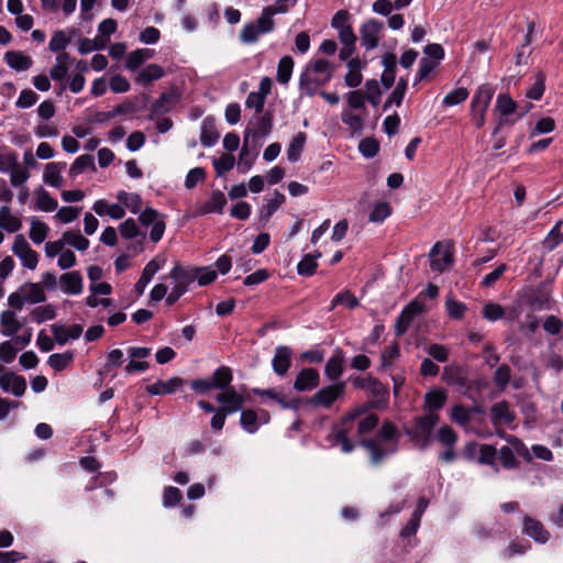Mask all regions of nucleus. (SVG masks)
Instances as JSON below:
<instances>
[{
  "mask_svg": "<svg viewBox=\"0 0 563 563\" xmlns=\"http://www.w3.org/2000/svg\"><path fill=\"white\" fill-rule=\"evenodd\" d=\"M357 412L350 413L336 424L328 435V441L332 446H339L343 453H350L354 449L352 439L355 435H364L371 432L378 424L376 415H368L362 420H356Z\"/></svg>",
  "mask_w": 563,
  "mask_h": 563,
  "instance_id": "f257e3e1",
  "label": "nucleus"
},
{
  "mask_svg": "<svg viewBox=\"0 0 563 563\" xmlns=\"http://www.w3.org/2000/svg\"><path fill=\"white\" fill-rule=\"evenodd\" d=\"M334 66L323 58H312L305 67L299 78L300 90L311 97L318 89L329 82L333 76Z\"/></svg>",
  "mask_w": 563,
  "mask_h": 563,
  "instance_id": "f03ea898",
  "label": "nucleus"
},
{
  "mask_svg": "<svg viewBox=\"0 0 563 563\" xmlns=\"http://www.w3.org/2000/svg\"><path fill=\"white\" fill-rule=\"evenodd\" d=\"M399 433L390 422H385L374 439L363 440L361 444L368 452L373 464H379L397 451Z\"/></svg>",
  "mask_w": 563,
  "mask_h": 563,
  "instance_id": "7ed1b4c3",
  "label": "nucleus"
},
{
  "mask_svg": "<svg viewBox=\"0 0 563 563\" xmlns=\"http://www.w3.org/2000/svg\"><path fill=\"white\" fill-rule=\"evenodd\" d=\"M439 295V288L435 284H428V287L424 291H422L419 297L415 300H412L410 303H408L404 310L401 311L400 316L397 319L396 323V334L402 335L407 329L409 328V324L411 321L422 313L426 310L424 305L421 302L420 298L422 296L429 297L430 299L435 298Z\"/></svg>",
  "mask_w": 563,
  "mask_h": 563,
  "instance_id": "20e7f679",
  "label": "nucleus"
},
{
  "mask_svg": "<svg viewBox=\"0 0 563 563\" xmlns=\"http://www.w3.org/2000/svg\"><path fill=\"white\" fill-rule=\"evenodd\" d=\"M454 244L449 241L437 242L429 251L430 269L434 273H443L452 268L454 264Z\"/></svg>",
  "mask_w": 563,
  "mask_h": 563,
  "instance_id": "39448f33",
  "label": "nucleus"
},
{
  "mask_svg": "<svg viewBox=\"0 0 563 563\" xmlns=\"http://www.w3.org/2000/svg\"><path fill=\"white\" fill-rule=\"evenodd\" d=\"M217 277V272L210 267H184L179 263H175L168 275L174 282H213Z\"/></svg>",
  "mask_w": 563,
  "mask_h": 563,
  "instance_id": "423d86ee",
  "label": "nucleus"
},
{
  "mask_svg": "<svg viewBox=\"0 0 563 563\" xmlns=\"http://www.w3.org/2000/svg\"><path fill=\"white\" fill-rule=\"evenodd\" d=\"M45 300V292L42 284H22V286L12 292L8 302L14 309H22L24 305H34Z\"/></svg>",
  "mask_w": 563,
  "mask_h": 563,
  "instance_id": "0eeeda50",
  "label": "nucleus"
},
{
  "mask_svg": "<svg viewBox=\"0 0 563 563\" xmlns=\"http://www.w3.org/2000/svg\"><path fill=\"white\" fill-rule=\"evenodd\" d=\"M439 420L437 412H427L423 417H419L415 426L407 429V434L420 448H426L431 439V433Z\"/></svg>",
  "mask_w": 563,
  "mask_h": 563,
  "instance_id": "6e6552de",
  "label": "nucleus"
},
{
  "mask_svg": "<svg viewBox=\"0 0 563 563\" xmlns=\"http://www.w3.org/2000/svg\"><path fill=\"white\" fill-rule=\"evenodd\" d=\"M274 27V19H269L266 14L261 12L260 16L255 21L246 23L242 27L240 32V40L244 44H253L257 42L262 35L273 32Z\"/></svg>",
  "mask_w": 563,
  "mask_h": 563,
  "instance_id": "1a4fd4ad",
  "label": "nucleus"
},
{
  "mask_svg": "<svg viewBox=\"0 0 563 563\" xmlns=\"http://www.w3.org/2000/svg\"><path fill=\"white\" fill-rule=\"evenodd\" d=\"M489 417L496 429V433L500 438L506 439L510 443H519L516 438L507 437L501 430L504 427H511L515 420L514 412L509 409V406L505 401L494 404L490 408Z\"/></svg>",
  "mask_w": 563,
  "mask_h": 563,
  "instance_id": "9d476101",
  "label": "nucleus"
},
{
  "mask_svg": "<svg viewBox=\"0 0 563 563\" xmlns=\"http://www.w3.org/2000/svg\"><path fill=\"white\" fill-rule=\"evenodd\" d=\"M345 383L336 382L318 390L311 398L313 407L330 408L340 397L344 395Z\"/></svg>",
  "mask_w": 563,
  "mask_h": 563,
  "instance_id": "9b49d317",
  "label": "nucleus"
},
{
  "mask_svg": "<svg viewBox=\"0 0 563 563\" xmlns=\"http://www.w3.org/2000/svg\"><path fill=\"white\" fill-rule=\"evenodd\" d=\"M11 251L25 268L31 271L36 268L38 254L30 246L24 235L18 234L14 238Z\"/></svg>",
  "mask_w": 563,
  "mask_h": 563,
  "instance_id": "f8f14e48",
  "label": "nucleus"
},
{
  "mask_svg": "<svg viewBox=\"0 0 563 563\" xmlns=\"http://www.w3.org/2000/svg\"><path fill=\"white\" fill-rule=\"evenodd\" d=\"M383 31L384 23L376 19H368L361 25V43L365 49L372 51L378 46Z\"/></svg>",
  "mask_w": 563,
  "mask_h": 563,
  "instance_id": "ddd939ff",
  "label": "nucleus"
},
{
  "mask_svg": "<svg viewBox=\"0 0 563 563\" xmlns=\"http://www.w3.org/2000/svg\"><path fill=\"white\" fill-rule=\"evenodd\" d=\"M217 400L221 405L223 412L232 415L242 409L244 396L235 390L234 387H228L217 395Z\"/></svg>",
  "mask_w": 563,
  "mask_h": 563,
  "instance_id": "4468645a",
  "label": "nucleus"
},
{
  "mask_svg": "<svg viewBox=\"0 0 563 563\" xmlns=\"http://www.w3.org/2000/svg\"><path fill=\"white\" fill-rule=\"evenodd\" d=\"M494 257V254H490L488 257H483L475 260L473 263L474 268H477L478 272L484 273L483 282H496L499 278L504 277V273L507 271V265L504 263H496L494 265H486L488 261Z\"/></svg>",
  "mask_w": 563,
  "mask_h": 563,
  "instance_id": "2eb2a0df",
  "label": "nucleus"
},
{
  "mask_svg": "<svg viewBox=\"0 0 563 563\" xmlns=\"http://www.w3.org/2000/svg\"><path fill=\"white\" fill-rule=\"evenodd\" d=\"M111 291V284H90V295L87 297L86 303L91 308L98 306L109 308L112 300L107 298V296L110 295Z\"/></svg>",
  "mask_w": 563,
  "mask_h": 563,
  "instance_id": "dca6fc26",
  "label": "nucleus"
},
{
  "mask_svg": "<svg viewBox=\"0 0 563 563\" xmlns=\"http://www.w3.org/2000/svg\"><path fill=\"white\" fill-rule=\"evenodd\" d=\"M522 531L534 542L540 544L547 543L550 539V532L545 527L539 520L528 516L523 518Z\"/></svg>",
  "mask_w": 563,
  "mask_h": 563,
  "instance_id": "f3484780",
  "label": "nucleus"
},
{
  "mask_svg": "<svg viewBox=\"0 0 563 563\" xmlns=\"http://www.w3.org/2000/svg\"><path fill=\"white\" fill-rule=\"evenodd\" d=\"M0 387L4 393L21 397L26 390V382L24 377L8 372L0 375Z\"/></svg>",
  "mask_w": 563,
  "mask_h": 563,
  "instance_id": "a211bd4d",
  "label": "nucleus"
},
{
  "mask_svg": "<svg viewBox=\"0 0 563 563\" xmlns=\"http://www.w3.org/2000/svg\"><path fill=\"white\" fill-rule=\"evenodd\" d=\"M320 383V375L317 369L306 367L302 368L296 376L294 388L297 391H310L314 389Z\"/></svg>",
  "mask_w": 563,
  "mask_h": 563,
  "instance_id": "6ab92c4d",
  "label": "nucleus"
},
{
  "mask_svg": "<svg viewBox=\"0 0 563 563\" xmlns=\"http://www.w3.org/2000/svg\"><path fill=\"white\" fill-rule=\"evenodd\" d=\"M65 162H51L45 165L43 180L46 185L60 188L64 185L63 172L66 169Z\"/></svg>",
  "mask_w": 563,
  "mask_h": 563,
  "instance_id": "aec40b11",
  "label": "nucleus"
},
{
  "mask_svg": "<svg viewBox=\"0 0 563 563\" xmlns=\"http://www.w3.org/2000/svg\"><path fill=\"white\" fill-rule=\"evenodd\" d=\"M185 383V379L180 377H172L167 380H157L146 386V391L153 396L169 395L176 393Z\"/></svg>",
  "mask_w": 563,
  "mask_h": 563,
  "instance_id": "412c9836",
  "label": "nucleus"
},
{
  "mask_svg": "<svg viewBox=\"0 0 563 563\" xmlns=\"http://www.w3.org/2000/svg\"><path fill=\"white\" fill-rule=\"evenodd\" d=\"M291 356L292 351L286 345H279L275 349L272 366L276 375L284 376L288 372Z\"/></svg>",
  "mask_w": 563,
  "mask_h": 563,
  "instance_id": "4be33fe9",
  "label": "nucleus"
},
{
  "mask_svg": "<svg viewBox=\"0 0 563 563\" xmlns=\"http://www.w3.org/2000/svg\"><path fill=\"white\" fill-rule=\"evenodd\" d=\"M494 95H495V89L493 86H490L488 84H483V85L478 86L473 95V98L471 101V109L487 112V109L492 102Z\"/></svg>",
  "mask_w": 563,
  "mask_h": 563,
  "instance_id": "5701e85b",
  "label": "nucleus"
},
{
  "mask_svg": "<svg viewBox=\"0 0 563 563\" xmlns=\"http://www.w3.org/2000/svg\"><path fill=\"white\" fill-rule=\"evenodd\" d=\"M52 332L56 342L60 345L65 344L69 340H77L81 336L84 328L80 324L60 325L54 324Z\"/></svg>",
  "mask_w": 563,
  "mask_h": 563,
  "instance_id": "b1692460",
  "label": "nucleus"
},
{
  "mask_svg": "<svg viewBox=\"0 0 563 563\" xmlns=\"http://www.w3.org/2000/svg\"><path fill=\"white\" fill-rule=\"evenodd\" d=\"M4 60L15 71H25L33 65L32 57L21 51H8L4 54Z\"/></svg>",
  "mask_w": 563,
  "mask_h": 563,
  "instance_id": "393cba45",
  "label": "nucleus"
},
{
  "mask_svg": "<svg viewBox=\"0 0 563 563\" xmlns=\"http://www.w3.org/2000/svg\"><path fill=\"white\" fill-rule=\"evenodd\" d=\"M179 92L176 89H170L167 92H164L159 99L153 104L152 113L153 114H164L172 110L179 100Z\"/></svg>",
  "mask_w": 563,
  "mask_h": 563,
  "instance_id": "a878e982",
  "label": "nucleus"
},
{
  "mask_svg": "<svg viewBox=\"0 0 563 563\" xmlns=\"http://www.w3.org/2000/svg\"><path fill=\"white\" fill-rule=\"evenodd\" d=\"M365 66V62H362L360 58H352L347 63V73L344 77V81L346 86L351 88H356L361 85L363 76L362 69Z\"/></svg>",
  "mask_w": 563,
  "mask_h": 563,
  "instance_id": "bb28decb",
  "label": "nucleus"
},
{
  "mask_svg": "<svg viewBox=\"0 0 563 563\" xmlns=\"http://www.w3.org/2000/svg\"><path fill=\"white\" fill-rule=\"evenodd\" d=\"M219 139L213 118H205L200 128V142L206 147L213 146Z\"/></svg>",
  "mask_w": 563,
  "mask_h": 563,
  "instance_id": "cd10ccee",
  "label": "nucleus"
},
{
  "mask_svg": "<svg viewBox=\"0 0 563 563\" xmlns=\"http://www.w3.org/2000/svg\"><path fill=\"white\" fill-rule=\"evenodd\" d=\"M22 327V322L18 320L15 313L11 310H5L0 316V332L2 335L12 336Z\"/></svg>",
  "mask_w": 563,
  "mask_h": 563,
  "instance_id": "c85d7f7f",
  "label": "nucleus"
},
{
  "mask_svg": "<svg viewBox=\"0 0 563 563\" xmlns=\"http://www.w3.org/2000/svg\"><path fill=\"white\" fill-rule=\"evenodd\" d=\"M0 228L8 233H15L22 228V221L12 213L8 206L0 208Z\"/></svg>",
  "mask_w": 563,
  "mask_h": 563,
  "instance_id": "c756f323",
  "label": "nucleus"
},
{
  "mask_svg": "<svg viewBox=\"0 0 563 563\" xmlns=\"http://www.w3.org/2000/svg\"><path fill=\"white\" fill-rule=\"evenodd\" d=\"M165 76V70L157 64H150L137 73L135 82L147 85L154 80H158Z\"/></svg>",
  "mask_w": 563,
  "mask_h": 563,
  "instance_id": "7c9ffc66",
  "label": "nucleus"
},
{
  "mask_svg": "<svg viewBox=\"0 0 563 563\" xmlns=\"http://www.w3.org/2000/svg\"><path fill=\"white\" fill-rule=\"evenodd\" d=\"M284 202L285 196L278 191H275L273 197L267 199L266 203L260 209V220L262 222H267Z\"/></svg>",
  "mask_w": 563,
  "mask_h": 563,
  "instance_id": "2f4dec72",
  "label": "nucleus"
},
{
  "mask_svg": "<svg viewBox=\"0 0 563 563\" xmlns=\"http://www.w3.org/2000/svg\"><path fill=\"white\" fill-rule=\"evenodd\" d=\"M86 170L96 172L93 156L88 154L80 155L75 159L68 170V175L71 179H75Z\"/></svg>",
  "mask_w": 563,
  "mask_h": 563,
  "instance_id": "473e14b6",
  "label": "nucleus"
},
{
  "mask_svg": "<svg viewBox=\"0 0 563 563\" xmlns=\"http://www.w3.org/2000/svg\"><path fill=\"white\" fill-rule=\"evenodd\" d=\"M34 194L36 209L43 212H52L57 209V200L45 188L38 187Z\"/></svg>",
  "mask_w": 563,
  "mask_h": 563,
  "instance_id": "72a5a7b5",
  "label": "nucleus"
},
{
  "mask_svg": "<svg viewBox=\"0 0 563 563\" xmlns=\"http://www.w3.org/2000/svg\"><path fill=\"white\" fill-rule=\"evenodd\" d=\"M227 205V198L223 192L213 191L209 199L200 207V213L207 214L212 212L221 213Z\"/></svg>",
  "mask_w": 563,
  "mask_h": 563,
  "instance_id": "f704fd0d",
  "label": "nucleus"
},
{
  "mask_svg": "<svg viewBox=\"0 0 563 563\" xmlns=\"http://www.w3.org/2000/svg\"><path fill=\"white\" fill-rule=\"evenodd\" d=\"M63 241L66 245L74 247L79 252H85L89 249L90 242L79 231L68 230L63 233Z\"/></svg>",
  "mask_w": 563,
  "mask_h": 563,
  "instance_id": "c9c22d12",
  "label": "nucleus"
},
{
  "mask_svg": "<svg viewBox=\"0 0 563 563\" xmlns=\"http://www.w3.org/2000/svg\"><path fill=\"white\" fill-rule=\"evenodd\" d=\"M154 56V51L151 48H139L128 55L125 67L130 70L136 69L144 62Z\"/></svg>",
  "mask_w": 563,
  "mask_h": 563,
  "instance_id": "e433bc0d",
  "label": "nucleus"
},
{
  "mask_svg": "<svg viewBox=\"0 0 563 563\" xmlns=\"http://www.w3.org/2000/svg\"><path fill=\"white\" fill-rule=\"evenodd\" d=\"M70 57L67 53H60L56 56L54 66L51 68L49 76L53 80H63L69 69Z\"/></svg>",
  "mask_w": 563,
  "mask_h": 563,
  "instance_id": "4c0bfd02",
  "label": "nucleus"
},
{
  "mask_svg": "<svg viewBox=\"0 0 563 563\" xmlns=\"http://www.w3.org/2000/svg\"><path fill=\"white\" fill-rule=\"evenodd\" d=\"M325 376L332 380H338L343 374V357L340 353L331 356L324 367Z\"/></svg>",
  "mask_w": 563,
  "mask_h": 563,
  "instance_id": "58836bf2",
  "label": "nucleus"
},
{
  "mask_svg": "<svg viewBox=\"0 0 563 563\" xmlns=\"http://www.w3.org/2000/svg\"><path fill=\"white\" fill-rule=\"evenodd\" d=\"M307 135L303 132L297 133L290 141L287 147V158L290 162H297L300 158L301 152L305 147Z\"/></svg>",
  "mask_w": 563,
  "mask_h": 563,
  "instance_id": "ea45409f",
  "label": "nucleus"
},
{
  "mask_svg": "<svg viewBox=\"0 0 563 563\" xmlns=\"http://www.w3.org/2000/svg\"><path fill=\"white\" fill-rule=\"evenodd\" d=\"M258 421L260 420L257 418V411L249 409V410H243L241 412L240 423H241L242 429L245 432H247L250 434L255 433L261 428V424Z\"/></svg>",
  "mask_w": 563,
  "mask_h": 563,
  "instance_id": "a19ab883",
  "label": "nucleus"
},
{
  "mask_svg": "<svg viewBox=\"0 0 563 563\" xmlns=\"http://www.w3.org/2000/svg\"><path fill=\"white\" fill-rule=\"evenodd\" d=\"M49 232V228L46 223L43 221L33 218L31 220V227H30V239L35 244H41L45 241L47 234Z\"/></svg>",
  "mask_w": 563,
  "mask_h": 563,
  "instance_id": "79ce46f5",
  "label": "nucleus"
},
{
  "mask_svg": "<svg viewBox=\"0 0 563 563\" xmlns=\"http://www.w3.org/2000/svg\"><path fill=\"white\" fill-rule=\"evenodd\" d=\"M445 400V391L441 389L431 390L426 395V409L428 412H435L443 407Z\"/></svg>",
  "mask_w": 563,
  "mask_h": 563,
  "instance_id": "37998d69",
  "label": "nucleus"
},
{
  "mask_svg": "<svg viewBox=\"0 0 563 563\" xmlns=\"http://www.w3.org/2000/svg\"><path fill=\"white\" fill-rule=\"evenodd\" d=\"M232 372L227 366H221L217 368L212 375L211 382L214 388H220L224 390L230 386V383L232 382Z\"/></svg>",
  "mask_w": 563,
  "mask_h": 563,
  "instance_id": "c03bdc74",
  "label": "nucleus"
},
{
  "mask_svg": "<svg viewBox=\"0 0 563 563\" xmlns=\"http://www.w3.org/2000/svg\"><path fill=\"white\" fill-rule=\"evenodd\" d=\"M117 198L132 213L136 214L141 212L142 199L137 194L120 191Z\"/></svg>",
  "mask_w": 563,
  "mask_h": 563,
  "instance_id": "a18cd8bd",
  "label": "nucleus"
},
{
  "mask_svg": "<svg viewBox=\"0 0 563 563\" xmlns=\"http://www.w3.org/2000/svg\"><path fill=\"white\" fill-rule=\"evenodd\" d=\"M496 459L497 450L495 446L489 444H481L479 454L477 457V462L479 464L492 466L494 467L495 472H498Z\"/></svg>",
  "mask_w": 563,
  "mask_h": 563,
  "instance_id": "49530a36",
  "label": "nucleus"
},
{
  "mask_svg": "<svg viewBox=\"0 0 563 563\" xmlns=\"http://www.w3.org/2000/svg\"><path fill=\"white\" fill-rule=\"evenodd\" d=\"M294 59L290 56H284L279 59L276 79L280 84H287L292 75Z\"/></svg>",
  "mask_w": 563,
  "mask_h": 563,
  "instance_id": "de8ad7c7",
  "label": "nucleus"
},
{
  "mask_svg": "<svg viewBox=\"0 0 563 563\" xmlns=\"http://www.w3.org/2000/svg\"><path fill=\"white\" fill-rule=\"evenodd\" d=\"M183 500V493L174 486H165L162 495V505L164 508H173Z\"/></svg>",
  "mask_w": 563,
  "mask_h": 563,
  "instance_id": "09e8293b",
  "label": "nucleus"
},
{
  "mask_svg": "<svg viewBox=\"0 0 563 563\" xmlns=\"http://www.w3.org/2000/svg\"><path fill=\"white\" fill-rule=\"evenodd\" d=\"M531 549V544L528 541H512L510 544L501 552V558L505 560H510L516 555H522L527 553Z\"/></svg>",
  "mask_w": 563,
  "mask_h": 563,
  "instance_id": "8fccbe9b",
  "label": "nucleus"
},
{
  "mask_svg": "<svg viewBox=\"0 0 563 563\" xmlns=\"http://www.w3.org/2000/svg\"><path fill=\"white\" fill-rule=\"evenodd\" d=\"M74 360L73 352L54 353L48 357V365L56 372L65 369Z\"/></svg>",
  "mask_w": 563,
  "mask_h": 563,
  "instance_id": "3c124183",
  "label": "nucleus"
},
{
  "mask_svg": "<svg viewBox=\"0 0 563 563\" xmlns=\"http://www.w3.org/2000/svg\"><path fill=\"white\" fill-rule=\"evenodd\" d=\"M479 411L481 410L478 408L467 409L463 406L456 405L451 410V418L457 424L465 427L470 422L473 412Z\"/></svg>",
  "mask_w": 563,
  "mask_h": 563,
  "instance_id": "603ef678",
  "label": "nucleus"
},
{
  "mask_svg": "<svg viewBox=\"0 0 563 563\" xmlns=\"http://www.w3.org/2000/svg\"><path fill=\"white\" fill-rule=\"evenodd\" d=\"M468 90L459 87L446 93L442 100L443 106L453 107L463 103L468 98Z\"/></svg>",
  "mask_w": 563,
  "mask_h": 563,
  "instance_id": "864d4df0",
  "label": "nucleus"
},
{
  "mask_svg": "<svg viewBox=\"0 0 563 563\" xmlns=\"http://www.w3.org/2000/svg\"><path fill=\"white\" fill-rule=\"evenodd\" d=\"M517 104L509 95H498L495 103V110L501 115H509L516 111Z\"/></svg>",
  "mask_w": 563,
  "mask_h": 563,
  "instance_id": "5fc2aeb1",
  "label": "nucleus"
},
{
  "mask_svg": "<svg viewBox=\"0 0 563 563\" xmlns=\"http://www.w3.org/2000/svg\"><path fill=\"white\" fill-rule=\"evenodd\" d=\"M406 90H407V80L405 78H400L398 80L395 89L393 90V92L390 93L388 99L386 100L384 107L387 108L391 104L399 107L404 100Z\"/></svg>",
  "mask_w": 563,
  "mask_h": 563,
  "instance_id": "6e6d98bb",
  "label": "nucleus"
},
{
  "mask_svg": "<svg viewBox=\"0 0 563 563\" xmlns=\"http://www.w3.org/2000/svg\"><path fill=\"white\" fill-rule=\"evenodd\" d=\"M562 224L563 220L558 221L543 240V246L549 251L554 250L561 242H563V233L560 231V227Z\"/></svg>",
  "mask_w": 563,
  "mask_h": 563,
  "instance_id": "4d7b16f0",
  "label": "nucleus"
},
{
  "mask_svg": "<svg viewBox=\"0 0 563 563\" xmlns=\"http://www.w3.org/2000/svg\"><path fill=\"white\" fill-rule=\"evenodd\" d=\"M212 164L217 175L222 176L234 167L235 158L232 154H222L220 157L213 158Z\"/></svg>",
  "mask_w": 563,
  "mask_h": 563,
  "instance_id": "13d9d810",
  "label": "nucleus"
},
{
  "mask_svg": "<svg viewBox=\"0 0 563 563\" xmlns=\"http://www.w3.org/2000/svg\"><path fill=\"white\" fill-rule=\"evenodd\" d=\"M165 257H155L146 264L139 282H151L155 274L165 265Z\"/></svg>",
  "mask_w": 563,
  "mask_h": 563,
  "instance_id": "bf43d9fd",
  "label": "nucleus"
},
{
  "mask_svg": "<svg viewBox=\"0 0 563 563\" xmlns=\"http://www.w3.org/2000/svg\"><path fill=\"white\" fill-rule=\"evenodd\" d=\"M19 165L18 154L13 151L0 152V173H10Z\"/></svg>",
  "mask_w": 563,
  "mask_h": 563,
  "instance_id": "052dcab7",
  "label": "nucleus"
},
{
  "mask_svg": "<svg viewBox=\"0 0 563 563\" xmlns=\"http://www.w3.org/2000/svg\"><path fill=\"white\" fill-rule=\"evenodd\" d=\"M295 3L296 0H276L273 5L265 7L262 12L269 19H274L275 14L286 13Z\"/></svg>",
  "mask_w": 563,
  "mask_h": 563,
  "instance_id": "680f3d73",
  "label": "nucleus"
},
{
  "mask_svg": "<svg viewBox=\"0 0 563 563\" xmlns=\"http://www.w3.org/2000/svg\"><path fill=\"white\" fill-rule=\"evenodd\" d=\"M391 213V208L389 203L382 201L374 206L373 210L369 213V221L374 223H380L385 219H387Z\"/></svg>",
  "mask_w": 563,
  "mask_h": 563,
  "instance_id": "e2e57ef3",
  "label": "nucleus"
},
{
  "mask_svg": "<svg viewBox=\"0 0 563 563\" xmlns=\"http://www.w3.org/2000/svg\"><path fill=\"white\" fill-rule=\"evenodd\" d=\"M31 318L36 323H42L55 318V310L52 306L36 307L31 312Z\"/></svg>",
  "mask_w": 563,
  "mask_h": 563,
  "instance_id": "0e129e2a",
  "label": "nucleus"
},
{
  "mask_svg": "<svg viewBox=\"0 0 563 563\" xmlns=\"http://www.w3.org/2000/svg\"><path fill=\"white\" fill-rule=\"evenodd\" d=\"M19 351V346H16L13 341H5L0 344V361L9 364L11 363Z\"/></svg>",
  "mask_w": 563,
  "mask_h": 563,
  "instance_id": "69168bd1",
  "label": "nucleus"
},
{
  "mask_svg": "<svg viewBox=\"0 0 563 563\" xmlns=\"http://www.w3.org/2000/svg\"><path fill=\"white\" fill-rule=\"evenodd\" d=\"M10 184L13 187H23V185L29 180L31 174L27 169L20 166V164L12 169L10 173Z\"/></svg>",
  "mask_w": 563,
  "mask_h": 563,
  "instance_id": "338daca9",
  "label": "nucleus"
},
{
  "mask_svg": "<svg viewBox=\"0 0 563 563\" xmlns=\"http://www.w3.org/2000/svg\"><path fill=\"white\" fill-rule=\"evenodd\" d=\"M438 441L445 448L454 446L457 442V435L452 428L444 426L439 429L437 434Z\"/></svg>",
  "mask_w": 563,
  "mask_h": 563,
  "instance_id": "774afa93",
  "label": "nucleus"
}]
</instances>
